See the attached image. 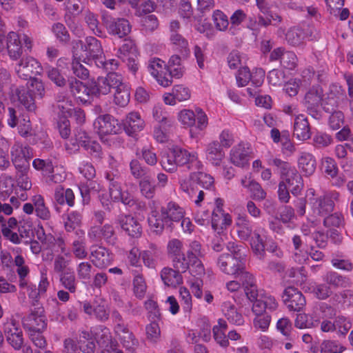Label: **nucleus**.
Here are the masks:
<instances>
[{"label": "nucleus", "mask_w": 353, "mask_h": 353, "mask_svg": "<svg viewBox=\"0 0 353 353\" xmlns=\"http://www.w3.org/2000/svg\"><path fill=\"white\" fill-rule=\"evenodd\" d=\"M48 77L57 86L63 87L66 84V80L57 68L48 67L46 70Z\"/></svg>", "instance_id": "obj_55"}, {"label": "nucleus", "mask_w": 353, "mask_h": 353, "mask_svg": "<svg viewBox=\"0 0 353 353\" xmlns=\"http://www.w3.org/2000/svg\"><path fill=\"white\" fill-rule=\"evenodd\" d=\"M123 125L125 132L129 136H134L143 129L145 122L139 112H132L127 115Z\"/></svg>", "instance_id": "obj_23"}, {"label": "nucleus", "mask_w": 353, "mask_h": 353, "mask_svg": "<svg viewBox=\"0 0 353 353\" xmlns=\"http://www.w3.org/2000/svg\"><path fill=\"white\" fill-rule=\"evenodd\" d=\"M282 300L290 311L300 312L306 304L301 292L294 287H288L284 290Z\"/></svg>", "instance_id": "obj_12"}, {"label": "nucleus", "mask_w": 353, "mask_h": 353, "mask_svg": "<svg viewBox=\"0 0 353 353\" xmlns=\"http://www.w3.org/2000/svg\"><path fill=\"white\" fill-rule=\"evenodd\" d=\"M205 254V250L199 241L196 240L190 241L185 255L187 265L185 272L190 270V272L194 276L204 274L205 268L201 259Z\"/></svg>", "instance_id": "obj_4"}, {"label": "nucleus", "mask_w": 353, "mask_h": 353, "mask_svg": "<svg viewBox=\"0 0 353 353\" xmlns=\"http://www.w3.org/2000/svg\"><path fill=\"white\" fill-rule=\"evenodd\" d=\"M324 225L329 229H341L344 225V218L341 213L334 212L325 216Z\"/></svg>", "instance_id": "obj_45"}, {"label": "nucleus", "mask_w": 353, "mask_h": 353, "mask_svg": "<svg viewBox=\"0 0 353 353\" xmlns=\"http://www.w3.org/2000/svg\"><path fill=\"white\" fill-rule=\"evenodd\" d=\"M205 152L207 159L215 165H219L225 156V153L217 141L208 143Z\"/></svg>", "instance_id": "obj_30"}, {"label": "nucleus", "mask_w": 353, "mask_h": 353, "mask_svg": "<svg viewBox=\"0 0 353 353\" xmlns=\"http://www.w3.org/2000/svg\"><path fill=\"white\" fill-rule=\"evenodd\" d=\"M93 125L100 137L116 134L120 130L118 121L110 114L99 116Z\"/></svg>", "instance_id": "obj_15"}, {"label": "nucleus", "mask_w": 353, "mask_h": 353, "mask_svg": "<svg viewBox=\"0 0 353 353\" xmlns=\"http://www.w3.org/2000/svg\"><path fill=\"white\" fill-rule=\"evenodd\" d=\"M59 282L61 286L68 290L71 294L76 293L78 281L73 272L70 271L60 274Z\"/></svg>", "instance_id": "obj_39"}, {"label": "nucleus", "mask_w": 353, "mask_h": 353, "mask_svg": "<svg viewBox=\"0 0 353 353\" xmlns=\"http://www.w3.org/2000/svg\"><path fill=\"white\" fill-rule=\"evenodd\" d=\"M339 193L331 192L316 198H310V205L313 214L325 216L333 212L335 202L339 201Z\"/></svg>", "instance_id": "obj_7"}, {"label": "nucleus", "mask_w": 353, "mask_h": 353, "mask_svg": "<svg viewBox=\"0 0 353 353\" xmlns=\"http://www.w3.org/2000/svg\"><path fill=\"white\" fill-rule=\"evenodd\" d=\"M81 57L74 58L72 63V70L74 75L79 79H85L89 77V70L81 63Z\"/></svg>", "instance_id": "obj_56"}, {"label": "nucleus", "mask_w": 353, "mask_h": 353, "mask_svg": "<svg viewBox=\"0 0 353 353\" xmlns=\"http://www.w3.org/2000/svg\"><path fill=\"white\" fill-rule=\"evenodd\" d=\"M54 199L61 205L67 204L69 207H73L74 205V194L70 188L64 190L63 187L57 186L54 190Z\"/></svg>", "instance_id": "obj_34"}, {"label": "nucleus", "mask_w": 353, "mask_h": 353, "mask_svg": "<svg viewBox=\"0 0 353 353\" xmlns=\"http://www.w3.org/2000/svg\"><path fill=\"white\" fill-rule=\"evenodd\" d=\"M108 32L119 38L127 36L131 31V26L128 20L123 18H106L103 19Z\"/></svg>", "instance_id": "obj_17"}, {"label": "nucleus", "mask_w": 353, "mask_h": 353, "mask_svg": "<svg viewBox=\"0 0 353 353\" xmlns=\"http://www.w3.org/2000/svg\"><path fill=\"white\" fill-rule=\"evenodd\" d=\"M65 6L67 12L72 17H77L84 10L81 0H65Z\"/></svg>", "instance_id": "obj_59"}, {"label": "nucleus", "mask_w": 353, "mask_h": 353, "mask_svg": "<svg viewBox=\"0 0 353 353\" xmlns=\"http://www.w3.org/2000/svg\"><path fill=\"white\" fill-rule=\"evenodd\" d=\"M319 324V320L308 319V316L305 313L297 314L294 321V325L299 329H305L317 327Z\"/></svg>", "instance_id": "obj_52"}, {"label": "nucleus", "mask_w": 353, "mask_h": 353, "mask_svg": "<svg viewBox=\"0 0 353 353\" xmlns=\"http://www.w3.org/2000/svg\"><path fill=\"white\" fill-rule=\"evenodd\" d=\"M181 190L200 206L205 193L201 188L210 190L214 185V179L204 172H192L188 178H181L179 181Z\"/></svg>", "instance_id": "obj_1"}, {"label": "nucleus", "mask_w": 353, "mask_h": 353, "mask_svg": "<svg viewBox=\"0 0 353 353\" xmlns=\"http://www.w3.org/2000/svg\"><path fill=\"white\" fill-rule=\"evenodd\" d=\"M160 163L162 168L166 172L173 173L177 170L176 159L172 148L169 149L162 154Z\"/></svg>", "instance_id": "obj_43"}, {"label": "nucleus", "mask_w": 353, "mask_h": 353, "mask_svg": "<svg viewBox=\"0 0 353 353\" xmlns=\"http://www.w3.org/2000/svg\"><path fill=\"white\" fill-rule=\"evenodd\" d=\"M298 166L305 176L312 175L316 168V161L314 155L307 152H301L298 157Z\"/></svg>", "instance_id": "obj_26"}, {"label": "nucleus", "mask_w": 353, "mask_h": 353, "mask_svg": "<svg viewBox=\"0 0 353 353\" xmlns=\"http://www.w3.org/2000/svg\"><path fill=\"white\" fill-rule=\"evenodd\" d=\"M7 49L10 59L13 60L18 59L22 54L21 41L19 35L10 32L6 37L0 34V51Z\"/></svg>", "instance_id": "obj_14"}, {"label": "nucleus", "mask_w": 353, "mask_h": 353, "mask_svg": "<svg viewBox=\"0 0 353 353\" xmlns=\"http://www.w3.org/2000/svg\"><path fill=\"white\" fill-rule=\"evenodd\" d=\"M30 169L17 170L16 172V179L18 185L23 190H28L32 187V183L28 176Z\"/></svg>", "instance_id": "obj_61"}, {"label": "nucleus", "mask_w": 353, "mask_h": 353, "mask_svg": "<svg viewBox=\"0 0 353 353\" xmlns=\"http://www.w3.org/2000/svg\"><path fill=\"white\" fill-rule=\"evenodd\" d=\"M101 94H108L112 90H114V102L121 106L125 107L130 101V88L123 82L121 74L116 72H110L99 83Z\"/></svg>", "instance_id": "obj_2"}, {"label": "nucleus", "mask_w": 353, "mask_h": 353, "mask_svg": "<svg viewBox=\"0 0 353 353\" xmlns=\"http://www.w3.org/2000/svg\"><path fill=\"white\" fill-rule=\"evenodd\" d=\"M116 334L124 347L133 350L139 345V341L133 333L130 332L125 325H116L114 327Z\"/></svg>", "instance_id": "obj_22"}, {"label": "nucleus", "mask_w": 353, "mask_h": 353, "mask_svg": "<svg viewBox=\"0 0 353 353\" xmlns=\"http://www.w3.org/2000/svg\"><path fill=\"white\" fill-rule=\"evenodd\" d=\"M343 96L344 92L341 88L333 85L330 92L323 100L321 104L323 109L329 114L338 111L337 108L339 101L343 99Z\"/></svg>", "instance_id": "obj_20"}, {"label": "nucleus", "mask_w": 353, "mask_h": 353, "mask_svg": "<svg viewBox=\"0 0 353 353\" xmlns=\"http://www.w3.org/2000/svg\"><path fill=\"white\" fill-rule=\"evenodd\" d=\"M152 115L154 119L157 121L161 126H163L165 130L172 125V120L168 117L167 112L163 110V105H156L152 109Z\"/></svg>", "instance_id": "obj_42"}, {"label": "nucleus", "mask_w": 353, "mask_h": 353, "mask_svg": "<svg viewBox=\"0 0 353 353\" xmlns=\"http://www.w3.org/2000/svg\"><path fill=\"white\" fill-rule=\"evenodd\" d=\"M181 270L166 267L161 272V278L164 284L168 286L176 287L183 283Z\"/></svg>", "instance_id": "obj_28"}, {"label": "nucleus", "mask_w": 353, "mask_h": 353, "mask_svg": "<svg viewBox=\"0 0 353 353\" xmlns=\"http://www.w3.org/2000/svg\"><path fill=\"white\" fill-rule=\"evenodd\" d=\"M216 265L222 272L234 276H237L245 269V262L239 252H234L233 254H221L217 259Z\"/></svg>", "instance_id": "obj_6"}, {"label": "nucleus", "mask_w": 353, "mask_h": 353, "mask_svg": "<svg viewBox=\"0 0 353 353\" xmlns=\"http://www.w3.org/2000/svg\"><path fill=\"white\" fill-rule=\"evenodd\" d=\"M292 242L295 249V252L294 254V261L299 263H303L307 260L309 261L307 253L306 252H302L300 250L302 244L301 237L298 235H294L292 238Z\"/></svg>", "instance_id": "obj_54"}, {"label": "nucleus", "mask_w": 353, "mask_h": 353, "mask_svg": "<svg viewBox=\"0 0 353 353\" xmlns=\"http://www.w3.org/2000/svg\"><path fill=\"white\" fill-rule=\"evenodd\" d=\"M239 276L244 286L246 296L250 301H253L256 298L258 292L253 276L246 272L245 269L237 275V276Z\"/></svg>", "instance_id": "obj_29"}, {"label": "nucleus", "mask_w": 353, "mask_h": 353, "mask_svg": "<svg viewBox=\"0 0 353 353\" xmlns=\"http://www.w3.org/2000/svg\"><path fill=\"white\" fill-rule=\"evenodd\" d=\"M32 166L35 170L42 171L44 176L53 172V164L49 159H35L32 162Z\"/></svg>", "instance_id": "obj_62"}, {"label": "nucleus", "mask_w": 353, "mask_h": 353, "mask_svg": "<svg viewBox=\"0 0 353 353\" xmlns=\"http://www.w3.org/2000/svg\"><path fill=\"white\" fill-rule=\"evenodd\" d=\"M222 310L227 320L232 324L241 325L244 323L242 314L237 311L234 305L230 302H224Z\"/></svg>", "instance_id": "obj_33"}, {"label": "nucleus", "mask_w": 353, "mask_h": 353, "mask_svg": "<svg viewBox=\"0 0 353 353\" xmlns=\"http://www.w3.org/2000/svg\"><path fill=\"white\" fill-rule=\"evenodd\" d=\"M172 150L177 168L186 165L189 170H200L201 168L202 164L198 159L196 152H190L179 147H174Z\"/></svg>", "instance_id": "obj_13"}, {"label": "nucleus", "mask_w": 353, "mask_h": 353, "mask_svg": "<svg viewBox=\"0 0 353 353\" xmlns=\"http://www.w3.org/2000/svg\"><path fill=\"white\" fill-rule=\"evenodd\" d=\"M161 212L168 225L171 222H179L185 216L184 209L174 201H170L165 207H162Z\"/></svg>", "instance_id": "obj_21"}, {"label": "nucleus", "mask_w": 353, "mask_h": 353, "mask_svg": "<svg viewBox=\"0 0 353 353\" xmlns=\"http://www.w3.org/2000/svg\"><path fill=\"white\" fill-rule=\"evenodd\" d=\"M148 221L150 228L157 234L163 230L165 225H168V223L163 216L162 212H161V214H159L157 210L151 212Z\"/></svg>", "instance_id": "obj_40"}, {"label": "nucleus", "mask_w": 353, "mask_h": 353, "mask_svg": "<svg viewBox=\"0 0 353 353\" xmlns=\"http://www.w3.org/2000/svg\"><path fill=\"white\" fill-rule=\"evenodd\" d=\"M103 80V77H99L97 81H92L88 85L76 79L69 80V88L72 94L80 102L85 103L89 101L91 96L101 94L99 83Z\"/></svg>", "instance_id": "obj_5"}, {"label": "nucleus", "mask_w": 353, "mask_h": 353, "mask_svg": "<svg viewBox=\"0 0 353 353\" xmlns=\"http://www.w3.org/2000/svg\"><path fill=\"white\" fill-rule=\"evenodd\" d=\"M268 163L279 169L283 179L282 181H284L289 187H292L290 191L292 194L297 195L300 193L303 188L302 176L294 167L292 166L289 163L277 158L270 159Z\"/></svg>", "instance_id": "obj_3"}, {"label": "nucleus", "mask_w": 353, "mask_h": 353, "mask_svg": "<svg viewBox=\"0 0 353 353\" xmlns=\"http://www.w3.org/2000/svg\"><path fill=\"white\" fill-rule=\"evenodd\" d=\"M10 155L16 170L30 169V160L33 157L31 148L15 143L11 148Z\"/></svg>", "instance_id": "obj_9"}, {"label": "nucleus", "mask_w": 353, "mask_h": 353, "mask_svg": "<svg viewBox=\"0 0 353 353\" xmlns=\"http://www.w3.org/2000/svg\"><path fill=\"white\" fill-rule=\"evenodd\" d=\"M281 65L286 69L294 70L297 67L298 58L294 52L285 51L283 54Z\"/></svg>", "instance_id": "obj_64"}, {"label": "nucleus", "mask_w": 353, "mask_h": 353, "mask_svg": "<svg viewBox=\"0 0 353 353\" xmlns=\"http://www.w3.org/2000/svg\"><path fill=\"white\" fill-rule=\"evenodd\" d=\"M293 134L299 141H305L310 138V128L307 119L305 115L299 114L296 117Z\"/></svg>", "instance_id": "obj_25"}, {"label": "nucleus", "mask_w": 353, "mask_h": 353, "mask_svg": "<svg viewBox=\"0 0 353 353\" xmlns=\"http://www.w3.org/2000/svg\"><path fill=\"white\" fill-rule=\"evenodd\" d=\"M212 19L217 30L224 31L228 28L229 21L228 17L221 10H216L213 12Z\"/></svg>", "instance_id": "obj_60"}, {"label": "nucleus", "mask_w": 353, "mask_h": 353, "mask_svg": "<svg viewBox=\"0 0 353 353\" xmlns=\"http://www.w3.org/2000/svg\"><path fill=\"white\" fill-rule=\"evenodd\" d=\"M250 149L248 143H240L232 148L230 151V161L239 167H244L248 164Z\"/></svg>", "instance_id": "obj_19"}, {"label": "nucleus", "mask_w": 353, "mask_h": 353, "mask_svg": "<svg viewBox=\"0 0 353 353\" xmlns=\"http://www.w3.org/2000/svg\"><path fill=\"white\" fill-rule=\"evenodd\" d=\"M82 221V214L79 211L73 210L67 215V219L64 222L66 231L72 232L77 227H79Z\"/></svg>", "instance_id": "obj_46"}, {"label": "nucleus", "mask_w": 353, "mask_h": 353, "mask_svg": "<svg viewBox=\"0 0 353 353\" xmlns=\"http://www.w3.org/2000/svg\"><path fill=\"white\" fill-rule=\"evenodd\" d=\"M90 257L93 264L99 268L108 266L112 261L110 253L102 246L92 245L90 247Z\"/></svg>", "instance_id": "obj_24"}, {"label": "nucleus", "mask_w": 353, "mask_h": 353, "mask_svg": "<svg viewBox=\"0 0 353 353\" xmlns=\"http://www.w3.org/2000/svg\"><path fill=\"white\" fill-rule=\"evenodd\" d=\"M35 212L38 217L42 220H49L51 218V213L49 208L46 205L44 199L41 195H35L32 198Z\"/></svg>", "instance_id": "obj_38"}, {"label": "nucleus", "mask_w": 353, "mask_h": 353, "mask_svg": "<svg viewBox=\"0 0 353 353\" xmlns=\"http://www.w3.org/2000/svg\"><path fill=\"white\" fill-rule=\"evenodd\" d=\"M321 101V96L317 90H310L305 97V105L309 114L313 117L318 116V108Z\"/></svg>", "instance_id": "obj_31"}, {"label": "nucleus", "mask_w": 353, "mask_h": 353, "mask_svg": "<svg viewBox=\"0 0 353 353\" xmlns=\"http://www.w3.org/2000/svg\"><path fill=\"white\" fill-rule=\"evenodd\" d=\"M16 94L19 103L28 112H34L37 105L32 95L26 88H21L16 90Z\"/></svg>", "instance_id": "obj_35"}, {"label": "nucleus", "mask_w": 353, "mask_h": 353, "mask_svg": "<svg viewBox=\"0 0 353 353\" xmlns=\"http://www.w3.org/2000/svg\"><path fill=\"white\" fill-rule=\"evenodd\" d=\"M75 48L77 50L80 48L85 53L84 55H79L85 63H87L85 59H88V61H94L96 64L104 55L101 42L93 37H86L85 43L81 41L77 42Z\"/></svg>", "instance_id": "obj_8"}, {"label": "nucleus", "mask_w": 353, "mask_h": 353, "mask_svg": "<svg viewBox=\"0 0 353 353\" xmlns=\"http://www.w3.org/2000/svg\"><path fill=\"white\" fill-rule=\"evenodd\" d=\"M117 223L129 236L133 238L141 236L142 226L137 218L130 214H121L118 217Z\"/></svg>", "instance_id": "obj_18"}, {"label": "nucleus", "mask_w": 353, "mask_h": 353, "mask_svg": "<svg viewBox=\"0 0 353 353\" xmlns=\"http://www.w3.org/2000/svg\"><path fill=\"white\" fill-rule=\"evenodd\" d=\"M323 280L327 285L334 288H345L350 284L349 279L334 272H327L325 275Z\"/></svg>", "instance_id": "obj_44"}, {"label": "nucleus", "mask_w": 353, "mask_h": 353, "mask_svg": "<svg viewBox=\"0 0 353 353\" xmlns=\"http://www.w3.org/2000/svg\"><path fill=\"white\" fill-rule=\"evenodd\" d=\"M76 271L79 279L90 281L94 270L92 265L90 262L83 261L77 265Z\"/></svg>", "instance_id": "obj_47"}, {"label": "nucleus", "mask_w": 353, "mask_h": 353, "mask_svg": "<svg viewBox=\"0 0 353 353\" xmlns=\"http://www.w3.org/2000/svg\"><path fill=\"white\" fill-rule=\"evenodd\" d=\"M65 256L70 257V252H65L64 255L58 254L56 256L54 261V271L58 274L65 272L67 267L70 264V260L65 258Z\"/></svg>", "instance_id": "obj_51"}, {"label": "nucleus", "mask_w": 353, "mask_h": 353, "mask_svg": "<svg viewBox=\"0 0 353 353\" xmlns=\"http://www.w3.org/2000/svg\"><path fill=\"white\" fill-rule=\"evenodd\" d=\"M78 347L82 353H94L96 345L89 332L86 331L81 332L78 340Z\"/></svg>", "instance_id": "obj_41"}, {"label": "nucleus", "mask_w": 353, "mask_h": 353, "mask_svg": "<svg viewBox=\"0 0 353 353\" xmlns=\"http://www.w3.org/2000/svg\"><path fill=\"white\" fill-rule=\"evenodd\" d=\"M17 76L24 80L32 79V76L40 74L42 71L41 64L32 57L22 58L15 67Z\"/></svg>", "instance_id": "obj_11"}, {"label": "nucleus", "mask_w": 353, "mask_h": 353, "mask_svg": "<svg viewBox=\"0 0 353 353\" xmlns=\"http://www.w3.org/2000/svg\"><path fill=\"white\" fill-rule=\"evenodd\" d=\"M285 39L287 42L292 46H298L301 44L303 41L301 28L294 27L290 28L286 33Z\"/></svg>", "instance_id": "obj_58"}, {"label": "nucleus", "mask_w": 353, "mask_h": 353, "mask_svg": "<svg viewBox=\"0 0 353 353\" xmlns=\"http://www.w3.org/2000/svg\"><path fill=\"white\" fill-rule=\"evenodd\" d=\"M183 243L181 241L174 239L170 240L168 244V253L172 259L173 268L185 272L187 267L185 256L183 253Z\"/></svg>", "instance_id": "obj_16"}, {"label": "nucleus", "mask_w": 353, "mask_h": 353, "mask_svg": "<svg viewBox=\"0 0 353 353\" xmlns=\"http://www.w3.org/2000/svg\"><path fill=\"white\" fill-rule=\"evenodd\" d=\"M238 228L237 232L239 238L243 240H248L252 233L250 221L245 215H239L236 221Z\"/></svg>", "instance_id": "obj_37"}, {"label": "nucleus", "mask_w": 353, "mask_h": 353, "mask_svg": "<svg viewBox=\"0 0 353 353\" xmlns=\"http://www.w3.org/2000/svg\"><path fill=\"white\" fill-rule=\"evenodd\" d=\"M345 348L336 341L324 340L320 345L321 353H341Z\"/></svg>", "instance_id": "obj_49"}, {"label": "nucleus", "mask_w": 353, "mask_h": 353, "mask_svg": "<svg viewBox=\"0 0 353 353\" xmlns=\"http://www.w3.org/2000/svg\"><path fill=\"white\" fill-rule=\"evenodd\" d=\"M334 306L341 308L350 307L353 305V291L345 290L334 294L331 298Z\"/></svg>", "instance_id": "obj_32"}, {"label": "nucleus", "mask_w": 353, "mask_h": 353, "mask_svg": "<svg viewBox=\"0 0 353 353\" xmlns=\"http://www.w3.org/2000/svg\"><path fill=\"white\" fill-rule=\"evenodd\" d=\"M271 322V316L268 313L256 315L253 319V326L262 332L268 330Z\"/></svg>", "instance_id": "obj_57"}, {"label": "nucleus", "mask_w": 353, "mask_h": 353, "mask_svg": "<svg viewBox=\"0 0 353 353\" xmlns=\"http://www.w3.org/2000/svg\"><path fill=\"white\" fill-rule=\"evenodd\" d=\"M146 338L152 343L159 341L161 336V330L157 321H151L145 327Z\"/></svg>", "instance_id": "obj_53"}, {"label": "nucleus", "mask_w": 353, "mask_h": 353, "mask_svg": "<svg viewBox=\"0 0 353 353\" xmlns=\"http://www.w3.org/2000/svg\"><path fill=\"white\" fill-rule=\"evenodd\" d=\"M211 223L214 230H223L232 224V217L226 212H212Z\"/></svg>", "instance_id": "obj_36"}, {"label": "nucleus", "mask_w": 353, "mask_h": 353, "mask_svg": "<svg viewBox=\"0 0 353 353\" xmlns=\"http://www.w3.org/2000/svg\"><path fill=\"white\" fill-rule=\"evenodd\" d=\"M157 254V248L154 244H150L149 250L141 252V258L145 266L150 268H155Z\"/></svg>", "instance_id": "obj_50"}, {"label": "nucleus", "mask_w": 353, "mask_h": 353, "mask_svg": "<svg viewBox=\"0 0 353 353\" xmlns=\"http://www.w3.org/2000/svg\"><path fill=\"white\" fill-rule=\"evenodd\" d=\"M23 328L28 332H43L47 327L46 318L41 307H34V310L22 319Z\"/></svg>", "instance_id": "obj_10"}, {"label": "nucleus", "mask_w": 353, "mask_h": 353, "mask_svg": "<svg viewBox=\"0 0 353 353\" xmlns=\"http://www.w3.org/2000/svg\"><path fill=\"white\" fill-rule=\"evenodd\" d=\"M105 179L109 181V194L114 201L122 192L121 174L118 170H110L105 173Z\"/></svg>", "instance_id": "obj_27"}, {"label": "nucleus", "mask_w": 353, "mask_h": 353, "mask_svg": "<svg viewBox=\"0 0 353 353\" xmlns=\"http://www.w3.org/2000/svg\"><path fill=\"white\" fill-rule=\"evenodd\" d=\"M250 245L254 252L260 258H263L265 253V244L263 239L258 231H255L250 239Z\"/></svg>", "instance_id": "obj_48"}, {"label": "nucleus", "mask_w": 353, "mask_h": 353, "mask_svg": "<svg viewBox=\"0 0 353 353\" xmlns=\"http://www.w3.org/2000/svg\"><path fill=\"white\" fill-rule=\"evenodd\" d=\"M170 41L174 47L181 52H186L188 50V42L181 34L173 32L170 35Z\"/></svg>", "instance_id": "obj_63"}]
</instances>
